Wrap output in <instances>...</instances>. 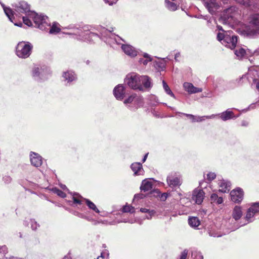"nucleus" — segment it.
Returning <instances> with one entry per match:
<instances>
[{"instance_id": "obj_2", "label": "nucleus", "mask_w": 259, "mask_h": 259, "mask_svg": "<svg viewBox=\"0 0 259 259\" xmlns=\"http://www.w3.org/2000/svg\"><path fill=\"white\" fill-rule=\"evenodd\" d=\"M33 46L29 42L20 41L16 48L17 56L21 58H27L31 55Z\"/></svg>"}, {"instance_id": "obj_10", "label": "nucleus", "mask_w": 259, "mask_h": 259, "mask_svg": "<svg viewBox=\"0 0 259 259\" xmlns=\"http://www.w3.org/2000/svg\"><path fill=\"white\" fill-rule=\"evenodd\" d=\"M205 5L211 14L214 13L219 7L216 0H209L205 3Z\"/></svg>"}, {"instance_id": "obj_24", "label": "nucleus", "mask_w": 259, "mask_h": 259, "mask_svg": "<svg viewBox=\"0 0 259 259\" xmlns=\"http://www.w3.org/2000/svg\"><path fill=\"white\" fill-rule=\"evenodd\" d=\"M84 200L87 206L90 209H92L97 213L100 212L99 210L97 208L96 205L93 202L88 199H84Z\"/></svg>"}, {"instance_id": "obj_14", "label": "nucleus", "mask_w": 259, "mask_h": 259, "mask_svg": "<svg viewBox=\"0 0 259 259\" xmlns=\"http://www.w3.org/2000/svg\"><path fill=\"white\" fill-rule=\"evenodd\" d=\"M230 185L229 182L224 180L220 181L219 182V191L223 193L228 192L230 190Z\"/></svg>"}, {"instance_id": "obj_21", "label": "nucleus", "mask_w": 259, "mask_h": 259, "mask_svg": "<svg viewBox=\"0 0 259 259\" xmlns=\"http://www.w3.org/2000/svg\"><path fill=\"white\" fill-rule=\"evenodd\" d=\"M63 77L68 82L72 81L76 78L75 74L72 72L67 71L63 74Z\"/></svg>"}, {"instance_id": "obj_51", "label": "nucleus", "mask_w": 259, "mask_h": 259, "mask_svg": "<svg viewBox=\"0 0 259 259\" xmlns=\"http://www.w3.org/2000/svg\"><path fill=\"white\" fill-rule=\"evenodd\" d=\"M100 258H102V259L104 258V256L103 255V254L101 253L100 256H98L95 259H100Z\"/></svg>"}, {"instance_id": "obj_41", "label": "nucleus", "mask_w": 259, "mask_h": 259, "mask_svg": "<svg viewBox=\"0 0 259 259\" xmlns=\"http://www.w3.org/2000/svg\"><path fill=\"white\" fill-rule=\"evenodd\" d=\"M251 207H253L252 210L255 213L259 212V202L253 203L251 205Z\"/></svg>"}, {"instance_id": "obj_15", "label": "nucleus", "mask_w": 259, "mask_h": 259, "mask_svg": "<svg viewBox=\"0 0 259 259\" xmlns=\"http://www.w3.org/2000/svg\"><path fill=\"white\" fill-rule=\"evenodd\" d=\"M152 184L151 182L146 180L142 181L140 189L142 191L147 192L150 191L152 188Z\"/></svg>"}, {"instance_id": "obj_7", "label": "nucleus", "mask_w": 259, "mask_h": 259, "mask_svg": "<svg viewBox=\"0 0 259 259\" xmlns=\"http://www.w3.org/2000/svg\"><path fill=\"white\" fill-rule=\"evenodd\" d=\"M113 94L117 100H122L124 97L125 88L122 84H118L113 90Z\"/></svg>"}, {"instance_id": "obj_3", "label": "nucleus", "mask_w": 259, "mask_h": 259, "mask_svg": "<svg viewBox=\"0 0 259 259\" xmlns=\"http://www.w3.org/2000/svg\"><path fill=\"white\" fill-rule=\"evenodd\" d=\"M249 23L251 27L249 33L254 35L259 34V14H253L250 15Z\"/></svg>"}, {"instance_id": "obj_31", "label": "nucleus", "mask_w": 259, "mask_h": 259, "mask_svg": "<svg viewBox=\"0 0 259 259\" xmlns=\"http://www.w3.org/2000/svg\"><path fill=\"white\" fill-rule=\"evenodd\" d=\"M253 207H250L248 209L247 211L245 218L247 221H249L251 218H252L254 215L255 214L254 211L253 210Z\"/></svg>"}, {"instance_id": "obj_28", "label": "nucleus", "mask_w": 259, "mask_h": 259, "mask_svg": "<svg viewBox=\"0 0 259 259\" xmlns=\"http://www.w3.org/2000/svg\"><path fill=\"white\" fill-rule=\"evenodd\" d=\"M4 12H5L6 15L9 18L11 22H13L12 18L14 16V12L12 11V10L11 9H10V8L4 7Z\"/></svg>"}, {"instance_id": "obj_44", "label": "nucleus", "mask_w": 259, "mask_h": 259, "mask_svg": "<svg viewBox=\"0 0 259 259\" xmlns=\"http://www.w3.org/2000/svg\"><path fill=\"white\" fill-rule=\"evenodd\" d=\"M183 114L185 116H186L187 117L190 119L192 122H196V117L195 116L190 114H186V113H183Z\"/></svg>"}, {"instance_id": "obj_4", "label": "nucleus", "mask_w": 259, "mask_h": 259, "mask_svg": "<svg viewBox=\"0 0 259 259\" xmlns=\"http://www.w3.org/2000/svg\"><path fill=\"white\" fill-rule=\"evenodd\" d=\"M232 33L233 32L231 31L226 32L225 40L224 42H222V44L231 50L235 48L238 41L237 36L232 35Z\"/></svg>"}, {"instance_id": "obj_26", "label": "nucleus", "mask_w": 259, "mask_h": 259, "mask_svg": "<svg viewBox=\"0 0 259 259\" xmlns=\"http://www.w3.org/2000/svg\"><path fill=\"white\" fill-rule=\"evenodd\" d=\"M151 61L152 58L150 56L147 54H145L144 55V58L140 59L139 62L140 64H143V65H146L148 62H151Z\"/></svg>"}, {"instance_id": "obj_53", "label": "nucleus", "mask_w": 259, "mask_h": 259, "mask_svg": "<svg viewBox=\"0 0 259 259\" xmlns=\"http://www.w3.org/2000/svg\"><path fill=\"white\" fill-rule=\"evenodd\" d=\"M256 88L259 90V81H258L256 84Z\"/></svg>"}, {"instance_id": "obj_30", "label": "nucleus", "mask_w": 259, "mask_h": 259, "mask_svg": "<svg viewBox=\"0 0 259 259\" xmlns=\"http://www.w3.org/2000/svg\"><path fill=\"white\" fill-rule=\"evenodd\" d=\"M235 54L237 57L242 58L246 54V51L243 48H240L235 51Z\"/></svg>"}, {"instance_id": "obj_5", "label": "nucleus", "mask_w": 259, "mask_h": 259, "mask_svg": "<svg viewBox=\"0 0 259 259\" xmlns=\"http://www.w3.org/2000/svg\"><path fill=\"white\" fill-rule=\"evenodd\" d=\"M244 193L241 188L233 190L230 192L231 199L235 203H239L243 199Z\"/></svg>"}, {"instance_id": "obj_1", "label": "nucleus", "mask_w": 259, "mask_h": 259, "mask_svg": "<svg viewBox=\"0 0 259 259\" xmlns=\"http://www.w3.org/2000/svg\"><path fill=\"white\" fill-rule=\"evenodd\" d=\"M125 82L130 88L134 90L143 91V88L148 89L152 87L149 77L146 75L140 76L134 73L127 74L125 78Z\"/></svg>"}, {"instance_id": "obj_42", "label": "nucleus", "mask_w": 259, "mask_h": 259, "mask_svg": "<svg viewBox=\"0 0 259 259\" xmlns=\"http://www.w3.org/2000/svg\"><path fill=\"white\" fill-rule=\"evenodd\" d=\"M22 19H23V21L25 25H26L28 26H30L32 25L31 21L27 17L24 16V17H23Z\"/></svg>"}, {"instance_id": "obj_37", "label": "nucleus", "mask_w": 259, "mask_h": 259, "mask_svg": "<svg viewBox=\"0 0 259 259\" xmlns=\"http://www.w3.org/2000/svg\"><path fill=\"white\" fill-rule=\"evenodd\" d=\"M41 21L42 19L40 16L36 15L34 17V22L36 25H38V27H40V25L41 24Z\"/></svg>"}, {"instance_id": "obj_29", "label": "nucleus", "mask_w": 259, "mask_h": 259, "mask_svg": "<svg viewBox=\"0 0 259 259\" xmlns=\"http://www.w3.org/2000/svg\"><path fill=\"white\" fill-rule=\"evenodd\" d=\"M236 2L246 8L250 7L252 5V3L250 0H236Z\"/></svg>"}, {"instance_id": "obj_22", "label": "nucleus", "mask_w": 259, "mask_h": 259, "mask_svg": "<svg viewBox=\"0 0 259 259\" xmlns=\"http://www.w3.org/2000/svg\"><path fill=\"white\" fill-rule=\"evenodd\" d=\"M232 10V8H230L229 9H228L226 10V11L225 12V14H224V15L222 17V18L224 20L225 23L229 22L230 23L231 20L233 19V16L232 15L229 16V14L231 12Z\"/></svg>"}, {"instance_id": "obj_6", "label": "nucleus", "mask_w": 259, "mask_h": 259, "mask_svg": "<svg viewBox=\"0 0 259 259\" xmlns=\"http://www.w3.org/2000/svg\"><path fill=\"white\" fill-rule=\"evenodd\" d=\"M14 7L15 11L20 13L27 14L30 12L29 5L24 1L16 4Z\"/></svg>"}, {"instance_id": "obj_50", "label": "nucleus", "mask_w": 259, "mask_h": 259, "mask_svg": "<svg viewBox=\"0 0 259 259\" xmlns=\"http://www.w3.org/2000/svg\"><path fill=\"white\" fill-rule=\"evenodd\" d=\"M217 27H218V29H219V30H221V31H222L223 32H225V31H224V30L223 29V28H222V26H217Z\"/></svg>"}, {"instance_id": "obj_40", "label": "nucleus", "mask_w": 259, "mask_h": 259, "mask_svg": "<svg viewBox=\"0 0 259 259\" xmlns=\"http://www.w3.org/2000/svg\"><path fill=\"white\" fill-rule=\"evenodd\" d=\"M33 76H38L39 75V69L38 67H34L32 71Z\"/></svg>"}, {"instance_id": "obj_17", "label": "nucleus", "mask_w": 259, "mask_h": 259, "mask_svg": "<svg viewBox=\"0 0 259 259\" xmlns=\"http://www.w3.org/2000/svg\"><path fill=\"white\" fill-rule=\"evenodd\" d=\"M131 168L134 172L135 175H139L140 172L142 169V165L140 162H135L132 164Z\"/></svg>"}, {"instance_id": "obj_39", "label": "nucleus", "mask_w": 259, "mask_h": 259, "mask_svg": "<svg viewBox=\"0 0 259 259\" xmlns=\"http://www.w3.org/2000/svg\"><path fill=\"white\" fill-rule=\"evenodd\" d=\"M140 211H141L142 212H144V213H146V212L149 213L150 214V217L155 213L154 210H150L149 209H147L146 208H141L140 209Z\"/></svg>"}, {"instance_id": "obj_34", "label": "nucleus", "mask_w": 259, "mask_h": 259, "mask_svg": "<svg viewBox=\"0 0 259 259\" xmlns=\"http://www.w3.org/2000/svg\"><path fill=\"white\" fill-rule=\"evenodd\" d=\"M226 32L227 31H225V32H223V33L219 32L218 33L217 39L219 41H223L222 42H224L225 39V37H226Z\"/></svg>"}, {"instance_id": "obj_20", "label": "nucleus", "mask_w": 259, "mask_h": 259, "mask_svg": "<svg viewBox=\"0 0 259 259\" xmlns=\"http://www.w3.org/2000/svg\"><path fill=\"white\" fill-rule=\"evenodd\" d=\"M188 222L190 226L192 227H197L200 224L198 218L195 217L189 218Z\"/></svg>"}, {"instance_id": "obj_9", "label": "nucleus", "mask_w": 259, "mask_h": 259, "mask_svg": "<svg viewBox=\"0 0 259 259\" xmlns=\"http://www.w3.org/2000/svg\"><path fill=\"white\" fill-rule=\"evenodd\" d=\"M204 192L202 190H195L192 195V199L198 204H200L204 199Z\"/></svg>"}, {"instance_id": "obj_43", "label": "nucleus", "mask_w": 259, "mask_h": 259, "mask_svg": "<svg viewBox=\"0 0 259 259\" xmlns=\"http://www.w3.org/2000/svg\"><path fill=\"white\" fill-rule=\"evenodd\" d=\"M136 95H132L128 98L126 99H125L124 101V103L127 104V103H132L134 99L135 98Z\"/></svg>"}, {"instance_id": "obj_25", "label": "nucleus", "mask_w": 259, "mask_h": 259, "mask_svg": "<svg viewBox=\"0 0 259 259\" xmlns=\"http://www.w3.org/2000/svg\"><path fill=\"white\" fill-rule=\"evenodd\" d=\"M165 3L166 4V7L167 9L171 11H175L177 10L178 7H179L176 4L173 2H171L168 0L165 1Z\"/></svg>"}, {"instance_id": "obj_52", "label": "nucleus", "mask_w": 259, "mask_h": 259, "mask_svg": "<svg viewBox=\"0 0 259 259\" xmlns=\"http://www.w3.org/2000/svg\"><path fill=\"white\" fill-rule=\"evenodd\" d=\"M6 259H17V258L16 257L12 256L9 257H6Z\"/></svg>"}, {"instance_id": "obj_45", "label": "nucleus", "mask_w": 259, "mask_h": 259, "mask_svg": "<svg viewBox=\"0 0 259 259\" xmlns=\"http://www.w3.org/2000/svg\"><path fill=\"white\" fill-rule=\"evenodd\" d=\"M188 255V251L184 250L181 253L180 259H186Z\"/></svg>"}, {"instance_id": "obj_46", "label": "nucleus", "mask_w": 259, "mask_h": 259, "mask_svg": "<svg viewBox=\"0 0 259 259\" xmlns=\"http://www.w3.org/2000/svg\"><path fill=\"white\" fill-rule=\"evenodd\" d=\"M72 199H73V201L74 203L78 204H81V201L79 198L73 196Z\"/></svg>"}, {"instance_id": "obj_48", "label": "nucleus", "mask_w": 259, "mask_h": 259, "mask_svg": "<svg viewBox=\"0 0 259 259\" xmlns=\"http://www.w3.org/2000/svg\"><path fill=\"white\" fill-rule=\"evenodd\" d=\"M143 194H137L135 196V198L137 197L138 198L141 199V198H143Z\"/></svg>"}, {"instance_id": "obj_32", "label": "nucleus", "mask_w": 259, "mask_h": 259, "mask_svg": "<svg viewBox=\"0 0 259 259\" xmlns=\"http://www.w3.org/2000/svg\"><path fill=\"white\" fill-rule=\"evenodd\" d=\"M122 211L123 212L133 213L134 212V207L131 205H126L123 207Z\"/></svg>"}, {"instance_id": "obj_8", "label": "nucleus", "mask_w": 259, "mask_h": 259, "mask_svg": "<svg viewBox=\"0 0 259 259\" xmlns=\"http://www.w3.org/2000/svg\"><path fill=\"white\" fill-rule=\"evenodd\" d=\"M31 163L35 167H39L42 163V157L37 153L32 152L30 155Z\"/></svg>"}, {"instance_id": "obj_16", "label": "nucleus", "mask_w": 259, "mask_h": 259, "mask_svg": "<svg viewBox=\"0 0 259 259\" xmlns=\"http://www.w3.org/2000/svg\"><path fill=\"white\" fill-rule=\"evenodd\" d=\"M242 213L241 208L240 206H236L233 209L232 217L236 221L239 220L242 217Z\"/></svg>"}, {"instance_id": "obj_49", "label": "nucleus", "mask_w": 259, "mask_h": 259, "mask_svg": "<svg viewBox=\"0 0 259 259\" xmlns=\"http://www.w3.org/2000/svg\"><path fill=\"white\" fill-rule=\"evenodd\" d=\"M148 155V153H147V154H146L145 155V156H144V158H143V159L142 160V162H144L146 161V159L147 158Z\"/></svg>"}, {"instance_id": "obj_47", "label": "nucleus", "mask_w": 259, "mask_h": 259, "mask_svg": "<svg viewBox=\"0 0 259 259\" xmlns=\"http://www.w3.org/2000/svg\"><path fill=\"white\" fill-rule=\"evenodd\" d=\"M106 3L108 4L109 5H112L115 4L118 0H104Z\"/></svg>"}, {"instance_id": "obj_18", "label": "nucleus", "mask_w": 259, "mask_h": 259, "mask_svg": "<svg viewBox=\"0 0 259 259\" xmlns=\"http://www.w3.org/2000/svg\"><path fill=\"white\" fill-rule=\"evenodd\" d=\"M210 200L211 203H214L217 204H222L223 202V199L222 197H219L217 194L213 193L210 195Z\"/></svg>"}, {"instance_id": "obj_27", "label": "nucleus", "mask_w": 259, "mask_h": 259, "mask_svg": "<svg viewBox=\"0 0 259 259\" xmlns=\"http://www.w3.org/2000/svg\"><path fill=\"white\" fill-rule=\"evenodd\" d=\"M162 84H163V89H164L165 92L168 95L170 96L171 97L175 98L174 93L172 92V91L170 89L169 87H168V84L164 80L162 81Z\"/></svg>"}, {"instance_id": "obj_23", "label": "nucleus", "mask_w": 259, "mask_h": 259, "mask_svg": "<svg viewBox=\"0 0 259 259\" xmlns=\"http://www.w3.org/2000/svg\"><path fill=\"white\" fill-rule=\"evenodd\" d=\"M61 31V28L59 27V25L57 23H54L49 31L51 34H57Z\"/></svg>"}, {"instance_id": "obj_35", "label": "nucleus", "mask_w": 259, "mask_h": 259, "mask_svg": "<svg viewBox=\"0 0 259 259\" xmlns=\"http://www.w3.org/2000/svg\"><path fill=\"white\" fill-rule=\"evenodd\" d=\"M214 116H215V115L212 114L210 116H201V117H200V116L196 117V122H200V121H202V120H204L205 118H207V119H210V118L214 117Z\"/></svg>"}, {"instance_id": "obj_11", "label": "nucleus", "mask_w": 259, "mask_h": 259, "mask_svg": "<svg viewBox=\"0 0 259 259\" xmlns=\"http://www.w3.org/2000/svg\"><path fill=\"white\" fill-rule=\"evenodd\" d=\"M184 87L186 91L191 94L201 92L202 91L201 88L195 87L192 83L189 82H185Z\"/></svg>"}, {"instance_id": "obj_19", "label": "nucleus", "mask_w": 259, "mask_h": 259, "mask_svg": "<svg viewBox=\"0 0 259 259\" xmlns=\"http://www.w3.org/2000/svg\"><path fill=\"white\" fill-rule=\"evenodd\" d=\"M233 116L234 113L232 111L226 110L225 112L221 113L220 117L222 120L226 121L232 118Z\"/></svg>"}, {"instance_id": "obj_38", "label": "nucleus", "mask_w": 259, "mask_h": 259, "mask_svg": "<svg viewBox=\"0 0 259 259\" xmlns=\"http://www.w3.org/2000/svg\"><path fill=\"white\" fill-rule=\"evenodd\" d=\"M8 252V248L6 245L0 246V253L5 255Z\"/></svg>"}, {"instance_id": "obj_12", "label": "nucleus", "mask_w": 259, "mask_h": 259, "mask_svg": "<svg viewBox=\"0 0 259 259\" xmlns=\"http://www.w3.org/2000/svg\"><path fill=\"white\" fill-rule=\"evenodd\" d=\"M121 48L123 51L128 56L134 57L137 55V51L130 45H123Z\"/></svg>"}, {"instance_id": "obj_13", "label": "nucleus", "mask_w": 259, "mask_h": 259, "mask_svg": "<svg viewBox=\"0 0 259 259\" xmlns=\"http://www.w3.org/2000/svg\"><path fill=\"white\" fill-rule=\"evenodd\" d=\"M167 182L171 187L178 186L181 184L180 178L173 176H168L167 178Z\"/></svg>"}, {"instance_id": "obj_36", "label": "nucleus", "mask_w": 259, "mask_h": 259, "mask_svg": "<svg viewBox=\"0 0 259 259\" xmlns=\"http://www.w3.org/2000/svg\"><path fill=\"white\" fill-rule=\"evenodd\" d=\"M216 178V174L214 172H209L207 174L206 179L209 181L214 180Z\"/></svg>"}, {"instance_id": "obj_33", "label": "nucleus", "mask_w": 259, "mask_h": 259, "mask_svg": "<svg viewBox=\"0 0 259 259\" xmlns=\"http://www.w3.org/2000/svg\"><path fill=\"white\" fill-rule=\"evenodd\" d=\"M54 192L61 198H65L66 196V194L65 192L58 188H55L54 189Z\"/></svg>"}]
</instances>
